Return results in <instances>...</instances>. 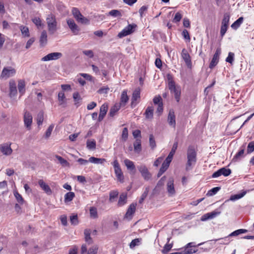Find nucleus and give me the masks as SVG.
<instances>
[{
	"instance_id": "obj_13",
	"label": "nucleus",
	"mask_w": 254,
	"mask_h": 254,
	"mask_svg": "<svg viewBox=\"0 0 254 254\" xmlns=\"http://www.w3.org/2000/svg\"><path fill=\"white\" fill-rule=\"evenodd\" d=\"M24 122L27 128H30L32 123V116L31 114L27 111L24 113Z\"/></svg>"
},
{
	"instance_id": "obj_63",
	"label": "nucleus",
	"mask_w": 254,
	"mask_h": 254,
	"mask_svg": "<svg viewBox=\"0 0 254 254\" xmlns=\"http://www.w3.org/2000/svg\"><path fill=\"white\" fill-rule=\"evenodd\" d=\"M254 150V141L250 142L247 147L248 153H251Z\"/></svg>"
},
{
	"instance_id": "obj_24",
	"label": "nucleus",
	"mask_w": 254,
	"mask_h": 254,
	"mask_svg": "<svg viewBox=\"0 0 254 254\" xmlns=\"http://www.w3.org/2000/svg\"><path fill=\"white\" fill-rule=\"evenodd\" d=\"M128 100V97L127 94V90H124L122 93L121 102L119 104H121V106H125Z\"/></svg>"
},
{
	"instance_id": "obj_51",
	"label": "nucleus",
	"mask_w": 254,
	"mask_h": 254,
	"mask_svg": "<svg viewBox=\"0 0 254 254\" xmlns=\"http://www.w3.org/2000/svg\"><path fill=\"white\" fill-rule=\"evenodd\" d=\"M54 127V125L53 124L51 125L47 129V130H46V131L45 132V137L46 138H48L50 136Z\"/></svg>"
},
{
	"instance_id": "obj_34",
	"label": "nucleus",
	"mask_w": 254,
	"mask_h": 254,
	"mask_svg": "<svg viewBox=\"0 0 254 254\" xmlns=\"http://www.w3.org/2000/svg\"><path fill=\"white\" fill-rule=\"evenodd\" d=\"M139 172L142 175H148V170L146 166L144 165L141 164L137 166Z\"/></svg>"
},
{
	"instance_id": "obj_21",
	"label": "nucleus",
	"mask_w": 254,
	"mask_h": 254,
	"mask_svg": "<svg viewBox=\"0 0 254 254\" xmlns=\"http://www.w3.org/2000/svg\"><path fill=\"white\" fill-rule=\"evenodd\" d=\"M136 204L131 203L128 208L127 210V211L126 213L125 217L127 218H129L131 219L132 217V215L135 212V209H136Z\"/></svg>"
},
{
	"instance_id": "obj_8",
	"label": "nucleus",
	"mask_w": 254,
	"mask_h": 254,
	"mask_svg": "<svg viewBox=\"0 0 254 254\" xmlns=\"http://www.w3.org/2000/svg\"><path fill=\"white\" fill-rule=\"evenodd\" d=\"M63 56V54L60 52H54L48 54L41 59V61L47 62L52 60H57Z\"/></svg>"
},
{
	"instance_id": "obj_28",
	"label": "nucleus",
	"mask_w": 254,
	"mask_h": 254,
	"mask_svg": "<svg viewBox=\"0 0 254 254\" xmlns=\"http://www.w3.org/2000/svg\"><path fill=\"white\" fill-rule=\"evenodd\" d=\"M124 164L128 170L132 171L135 169V167L134 163L129 159H126L124 160Z\"/></svg>"
},
{
	"instance_id": "obj_12",
	"label": "nucleus",
	"mask_w": 254,
	"mask_h": 254,
	"mask_svg": "<svg viewBox=\"0 0 254 254\" xmlns=\"http://www.w3.org/2000/svg\"><path fill=\"white\" fill-rule=\"evenodd\" d=\"M193 243H188L183 251L184 254H191L195 253L197 251L196 247L193 245Z\"/></svg>"
},
{
	"instance_id": "obj_15",
	"label": "nucleus",
	"mask_w": 254,
	"mask_h": 254,
	"mask_svg": "<svg viewBox=\"0 0 254 254\" xmlns=\"http://www.w3.org/2000/svg\"><path fill=\"white\" fill-rule=\"evenodd\" d=\"M38 184L41 189L44 190L47 194L50 195L52 193V191L49 186L46 184L43 180H40L38 181Z\"/></svg>"
},
{
	"instance_id": "obj_62",
	"label": "nucleus",
	"mask_w": 254,
	"mask_h": 254,
	"mask_svg": "<svg viewBox=\"0 0 254 254\" xmlns=\"http://www.w3.org/2000/svg\"><path fill=\"white\" fill-rule=\"evenodd\" d=\"M56 158H57V159L58 160L59 162L63 166H65L68 164L66 160L64 159L63 158H62V157H61L60 156L57 155Z\"/></svg>"
},
{
	"instance_id": "obj_27",
	"label": "nucleus",
	"mask_w": 254,
	"mask_h": 254,
	"mask_svg": "<svg viewBox=\"0 0 254 254\" xmlns=\"http://www.w3.org/2000/svg\"><path fill=\"white\" fill-rule=\"evenodd\" d=\"M47 42V32L45 30H43L41 34L40 38V44L43 46H44Z\"/></svg>"
},
{
	"instance_id": "obj_35",
	"label": "nucleus",
	"mask_w": 254,
	"mask_h": 254,
	"mask_svg": "<svg viewBox=\"0 0 254 254\" xmlns=\"http://www.w3.org/2000/svg\"><path fill=\"white\" fill-rule=\"evenodd\" d=\"M141 241V238H136L132 240L129 244L130 248L133 249L135 247L140 245Z\"/></svg>"
},
{
	"instance_id": "obj_52",
	"label": "nucleus",
	"mask_w": 254,
	"mask_h": 254,
	"mask_svg": "<svg viewBox=\"0 0 254 254\" xmlns=\"http://www.w3.org/2000/svg\"><path fill=\"white\" fill-rule=\"evenodd\" d=\"M73 98L75 102V105L78 106L77 104L81 100L80 95L78 92L74 93L73 94Z\"/></svg>"
},
{
	"instance_id": "obj_45",
	"label": "nucleus",
	"mask_w": 254,
	"mask_h": 254,
	"mask_svg": "<svg viewBox=\"0 0 254 254\" xmlns=\"http://www.w3.org/2000/svg\"><path fill=\"white\" fill-rule=\"evenodd\" d=\"M230 19V15L228 13H224L223 15V18L222 21V24L227 25H229V22Z\"/></svg>"
},
{
	"instance_id": "obj_9",
	"label": "nucleus",
	"mask_w": 254,
	"mask_h": 254,
	"mask_svg": "<svg viewBox=\"0 0 254 254\" xmlns=\"http://www.w3.org/2000/svg\"><path fill=\"white\" fill-rule=\"evenodd\" d=\"M66 23L72 33L74 35H78L80 31V28L75 23L74 21L72 19L69 18L66 19Z\"/></svg>"
},
{
	"instance_id": "obj_42",
	"label": "nucleus",
	"mask_w": 254,
	"mask_h": 254,
	"mask_svg": "<svg viewBox=\"0 0 254 254\" xmlns=\"http://www.w3.org/2000/svg\"><path fill=\"white\" fill-rule=\"evenodd\" d=\"M247 232H248V230L246 229H238V230H237L233 232L232 233H231L229 235V236H230V237L237 236L241 234L245 233Z\"/></svg>"
},
{
	"instance_id": "obj_7",
	"label": "nucleus",
	"mask_w": 254,
	"mask_h": 254,
	"mask_svg": "<svg viewBox=\"0 0 254 254\" xmlns=\"http://www.w3.org/2000/svg\"><path fill=\"white\" fill-rule=\"evenodd\" d=\"M174 154L170 152L167 157L162 164V166L160 169L159 172L157 175H162L168 168L172 160Z\"/></svg>"
},
{
	"instance_id": "obj_59",
	"label": "nucleus",
	"mask_w": 254,
	"mask_h": 254,
	"mask_svg": "<svg viewBox=\"0 0 254 254\" xmlns=\"http://www.w3.org/2000/svg\"><path fill=\"white\" fill-rule=\"evenodd\" d=\"M182 18V15L179 12L176 13L175 17L173 20V22L174 23H177L179 22Z\"/></svg>"
},
{
	"instance_id": "obj_19",
	"label": "nucleus",
	"mask_w": 254,
	"mask_h": 254,
	"mask_svg": "<svg viewBox=\"0 0 254 254\" xmlns=\"http://www.w3.org/2000/svg\"><path fill=\"white\" fill-rule=\"evenodd\" d=\"M108 111V105L106 104H103L100 109V113L98 117V122L102 121L106 116Z\"/></svg>"
},
{
	"instance_id": "obj_43",
	"label": "nucleus",
	"mask_w": 254,
	"mask_h": 254,
	"mask_svg": "<svg viewBox=\"0 0 254 254\" xmlns=\"http://www.w3.org/2000/svg\"><path fill=\"white\" fill-rule=\"evenodd\" d=\"M44 120V112L40 111L37 115V123L38 126L42 124Z\"/></svg>"
},
{
	"instance_id": "obj_61",
	"label": "nucleus",
	"mask_w": 254,
	"mask_h": 254,
	"mask_svg": "<svg viewBox=\"0 0 254 254\" xmlns=\"http://www.w3.org/2000/svg\"><path fill=\"white\" fill-rule=\"evenodd\" d=\"M118 192L117 191H112L110 193V201H113L114 199L117 197Z\"/></svg>"
},
{
	"instance_id": "obj_4",
	"label": "nucleus",
	"mask_w": 254,
	"mask_h": 254,
	"mask_svg": "<svg viewBox=\"0 0 254 254\" xmlns=\"http://www.w3.org/2000/svg\"><path fill=\"white\" fill-rule=\"evenodd\" d=\"M168 88L171 94L174 95V97L177 102H179L181 97V87L179 85H176L175 84H172V83L168 86Z\"/></svg>"
},
{
	"instance_id": "obj_26",
	"label": "nucleus",
	"mask_w": 254,
	"mask_h": 254,
	"mask_svg": "<svg viewBox=\"0 0 254 254\" xmlns=\"http://www.w3.org/2000/svg\"><path fill=\"white\" fill-rule=\"evenodd\" d=\"M121 107V104H119V103L115 104L114 106L111 108L109 116L113 117L115 115V114L120 110Z\"/></svg>"
},
{
	"instance_id": "obj_36",
	"label": "nucleus",
	"mask_w": 254,
	"mask_h": 254,
	"mask_svg": "<svg viewBox=\"0 0 254 254\" xmlns=\"http://www.w3.org/2000/svg\"><path fill=\"white\" fill-rule=\"evenodd\" d=\"M244 18L243 17H239L236 21H235L232 25L231 27L234 29H237L240 27L241 24L243 22Z\"/></svg>"
},
{
	"instance_id": "obj_16",
	"label": "nucleus",
	"mask_w": 254,
	"mask_h": 254,
	"mask_svg": "<svg viewBox=\"0 0 254 254\" xmlns=\"http://www.w3.org/2000/svg\"><path fill=\"white\" fill-rule=\"evenodd\" d=\"M220 213V212H217L215 211L207 213L202 215L201 217L200 220L202 221H205L209 219H212L215 218L217 215H218Z\"/></svg>"
},
{
	"instance_id": "obj_39",
	"label": "nucleus",
	"mask_w": 254,
	"mask_h": 254,
	"mask_svg": "<svg viewBox=\"0 0 254 254\" xmlns=\"http://www.w3.org/2000/svg\"><path fill=\"white\" fill-rule=\"evenodd\" d=\"M220 189L221 187H216L213 188L207 191L206 195L209 196H213L216 194L217 193V192L220 190Z\"/></svg>"
},
{
	"instance_id": "obj_37",
	"label": "nucleus",
	"mask_w": 254,
	"mask_h": 254,
	"mask_svg": "<svg viewBox=\"0 0 254 254\" xmlns=\"http://www.w3.org/2000/svg\"><path fill=\"white\" fill-rule=\"evenodd\" d=\"M244 148L241 149L234 157L233 158V161H237L240 160L241 158L244 157Z\"/></svg>"
},
{
	"instance_id": "obj_64",
	"label": "nucleus",
	"mask_w": 254,
	"mask_h": 254,
	"mask_svg": "<svg viewBox=\"0 0 254 254\" xmlns=\"http://www.w3.org/2000/svg\"><path fill=\"white\" fill-rule=\"evenodd\" d=\"M98 251V247L97 246H93L90 248L87 254H97Z\"/></svg>"
},
{
	"instance_id": "obj_11",
	"label": "nucleus",
	"mask_w": 254,
	"mask_h": 254,
	"mask_svg": "<svg viewBox=\"0 0 254 254\" xmlns=\"http://www.w3.org/2000/svg\"><path fill=\"white\" fill-rule=\"evenodd\" d=\"M221 49L220 48H217L210 63L209 66V68H213L214 66H215L217 65L219 62V57L221 54Z\"/></svg>"
},
{
	"instance_id": "obj_33",
	"label": "nucleus",
	"mask_w": 254,
	"mask_h": 254,
	"mask_svg": "<svg viewBox=\"0 0 254 254\" xmlns=\"http://www.w3.org/2000/svg\"><path fill=\"white\" fill-rule=\"evenodd\" d=\"M96 141L94 139L87 140L86 142L87 148L89 150H94L96 148Z\"/></svg>"
},
{
	"instance_id": "obj_44",
	"label": "nucleus",
	"mask_w": 254,
	"mask_h": 254,
	"mask_svg": "<svg viewBox=\"0 0 254 254\" xmlns=\"http://www.w3.org/2000/svg\"><path fill=\"white\" fill-rule=\"evenodd\" d=\"M90 217L93 218H96L98 217L97 208L95 207H90Z\"/></svg>"
},
{
	"instance_id": "obj_20",
	"label": "nucleus",
	"mask_w": 254,
	"mask_h": 254,
	"mask_svg": "<svg viewBox=\"0 0 254 254\" xmlns=\"http://www.w3.org/2000/svg\"><path fill=\"white\" fill-rule=\"evenodd\" d=\"M133 149L135 153L139 154L142 150L141 141L140 138H136L133 142Z\"/></svg>"
},
{
	"instance_id": "obj_3",
	"label": "nucleus",
	"mask_w": 254,
	"mask_h": 254,
	"mask_svg": "<svg viewBox=\"0 0 254 254\" xmlns=\"http://www.w3.org/2000/svg\"><path fill=\"white\" fill-rule=\"evenodd\" d=\"M71 12L73 17L78 22L85 24L89 23V20L83 16L77 8L73 7Z\"/></svg>"
},
{
	"instance_id": "obj_48",
	"label": "nucleus",
	"mask_w": 254,
	"mask_h": 254,
	"mask_svg": "<svg viewBox=\"0 0 254 254\" xmlns=\"http://www.w3.org/2000/svg\"><path fill=\"white\" fill-rule=\"evenodd\" d=\"M20 30L22 35H23L25 37H29V29L26 26H21Z\"/></svg>"
},
{
	"instance_id": "obj_30",
	"label": "nucleus",
	"mask_w": 254,
	"mask_h": 254,
	"mask_svg": "<svg viewBox=\"0 0 254 254\" xmlns=\"http://www.w3.org/2000/svg\"><path fill=\"white\" fill-rule=\"evenodd\" d=\"M25 81L23 80L18 81V89L21 95H22L25 92Z\"/></svg>"
},
{
	"instance_id": "obj_6",
	"label": "nucleus",
	"mask_w": 254,
	"mask_h": 254,
	"mask_svg": "<svg viewBox=\"0 0 254 254\" xmlns=\"http://www.w3.org/2000/svg\"><path fill=\"white\" fill-rule=\"evenodd\" d=\"M166 190L169 196H172L175 194L174 180L172 177H169L166 180Z\"/></svg>"
},
{
	"instance_id": "obj_56",
	"label": "nucleus",
	"mask_w": 254,
	"mask_h": 254,
	"mask_svg": "<svg viewBox=\"0 0 254 254\" xmlns=\"http://www.w3.org/2000/svg\"><path fill=\"white\" fill-rule=\"evenodd\" d=\"M167 178L165 176H164V177H163L160 181H159V182H158L157 184V186H156V189H157V188H159V187H162V186H163L165 184V183H166V180H167Z\"/></svg>"
},
{
	"instance_id": "obj_50",
	"label": "nucleus",
	"mask_w": 254,
	"mask_h": 254,
	"mask_svg": "<svg viewBox=\"0 0 254 254\" xmlns=\"http://www.w3.org/2000/svg\"><path fill=\"white\" fill-rule=\"evenodd\" d=\"M172 244H166L163 249L162 250L161 252L164 254H167L168 252L172 249Z\"/></svg>"
},
{
	"instance_id": "obj_49",
	"label": "nucleus",
	"mask_w": 254,
	"mask_h": 254,
	"mask_svg": "<svg viewBox=\"0 0 254 254\" xmlns=\"http://www.w3.org/2000/svg\"><path fill=\"white\" fill-rule=\"evenodd\" d=\"M149 145L152 149L156 147V142L153 134H150L149 135Z\"/></svg>"
},
{
	"instance_id": "obj_23",
	"label": "nucleus",
	"mask_w": 254,
	"mask_h": 254,
	"mask_svg": "<svg viewBox=\"0 0 254 254\" xmlns=\"http://www.w3.org/2000/svg\"><path fill=\"white\" fill-rule=\"evenodd\" d=\"M168 121L169 125L175 127L176 126V120H175V113L173 110H170L168 117Z\"/></svg>"
},
{
	"instance_id": "obj_32",
	"label": "nucleus",
	"mask_w": 254,
	"mask_h": 254,
	"mask_svg": "<svg viewBox=\"0 0 254 254\" xmlns=\"http://www.w3.org/2000/svg\"><path fill=\"white\" fill-rule=\"evenodd\" d=\"M91 233V230L88 229H85L84 232L85 241L89 244L91 243L92 242V239L90 237Z\"/></svg>"
},
{
	"instance_id": "obj_60",
	"label": "nucleus",
	"mask_w": 254,
	"mask_h": 254,
	"mask_svg": "<svg viewBox=\"0 0 254 254\" xmlns=\"http://www.w3.org/2000/svg\"><path fill=\"white\" fill-rule=\"evenodd\" d=\"M70 221L72 224L76 225L78 224V217L77 215L71 216Z\"/></svg>"
},
{
	"instance_id": "obj_14",
	"label": "nucleus",
	"mask_w": 254,
	"mask_h": 254,
	"mask_svg": "<svg viewBox=\"0 0 254 254\" xmlns=\"http://www.w3.org/2000/svg\"><path fill=\"white\" fill-rule=\"evenodd\" d=\"M9 96L10 97L16 96L17 93L16 85L14 80L11 79L9 82Z\"/></svg>"
},
{
	"instance_id": "obj_10",
	"label": "nucleus",
	"mask_w": 254,
	"mask_h": 254,
	"mask_svg": "<svg viewBox=\"0 0 254 254\" xmlns=\"http://www.w3.org/2000/svg\"><path fill=\"white\" fill-rule=\"evenodd\" d=\"M181 57L184 60L188 67L190 68L192 65L191 57L188 51L186 49H183L181 52Z\"/></svg>"
},
{
	"instance_id": "obj_29",
	"label": "nucleus",
	"mask_w": 254,
	"mask_h": 254,
	"mask_svg": "<svg viewBox=\"0 0 254 254\" xmlns=\"http://www.w3.org/2000/svg\"><path fill=\"white\" fill-rule=\"evenodd\" d=\"M75 196V194L73 192L69 191L67 192L64 195V201L65 203H67L71 201Z\"/></svg>"
},
{
	"instance_id": "obj_53",
	"label": "nucleus",
	"mask_w": 254,
	"mask_h": 254,
	"mask_svg": "<svg viewBox=\"0 0 254 254\" xmlns=\"http://www.w3.org/2000/svg\"><path fill=\"white\" fill-rule=\"evenodd\" d=\"M14 195L17 200V201L20 204H23L24 202L23 198H22L21 194H20L18 192L15 191L14 192Z\"/></svg>"
},
{
	"instance_id": "obj_41",
	"label": "nucleus",
	"mask_w": 254,
	"mask_h": 254,
	"mask_svg": "<svg viewBox=\"0 0 254 254\" xmlns=\"http://www.w3.org/2000/svg\"><path fill=\"white\" fill-rule=\"evenodd\" d=\"M58 100L59 101L60 105H63L66 102L65 97L63 91H61L59 93Z\"/></svg>"
},
{
	"instance_id": "obj_17",
	"label": "nucleus",
	"mask_w": 254,
	"mask_h": 254,
	"mask_svg": "<svg viewBox=\"0 0 254 254\" xmlns=\"http://www.w3.org/2000/svg\"><path fill=\"white\" fill-rule=\"evenodd\" d=\"M0 151L5 155H9L12 153V150L10 147V144L4 143L0 146Z\"/></svg>"
},
{
	"instance_id": "obj_18",
	"label": "nucleus",
	"mask_w": 254,
	"mask_h": 254,
	"mask_svg": "<svg viewBox=\"0 0 254 254\" xmlns=\"http://www.w3.org/2000/svg\"><path fill=\"white\" fill-rule=\"evenodd\" d=\"M140 89L139 88H137L133 91L131 97V106L132 107H133L136 105V103H134V102L137 101V99H139L140 97Z\"/></svg>"
},
{
	"instance_id": "obj_5",
	"label": "nucleus",
	"mask_w": 254,
	"mask_h": 254,
	"mask_svg": "<svg viewBox=\"0 0 254 254\" xmlns=\"http://www.w3.org/2000/svg\"><path fill=\"white\" fill-rule=\"evenodd\" d=\"M16 73V70L11 66L4 67L1 73L0 78L7 79L10 77L13 76Z\"/></svg>"
},
{
	"instance_id": "obj_1",
	"label": "nucleus",
	"mask_w": 254,
	"mask_h": 254,
	"mask_svg": "<svg viewBox=\"0 0 254 254\" xmlns=\"http://www.w3.org/2000/svg\"><path fill=\"white\" fill-rule=\"evenodd\" d=\"M196 162V152L193 146H189L187 150V162L186 169L190 170Z\"/></svg>"
},
{
	"instance_id": "obj_47",
	"label": "nucleus",
	"mask_w": 254,
	"mask_h": 254,
	"mask_svg": "<svg viewBox=\"0 0 254 254\" xmlns=\"http://www.w3.org/2000/svg\"><path fill=\"white\" fill-rule=\"evenodd\" d=\"M109 15H111L112 16H113L114 17H118V16H119V17L122 16V14H121V12L119 10H116V9H113V10H111L109 12Z\"/></svg>"
},
{
	"instance_id": "obj_46",
	"label": "nucleus",
	"mask_w": 254,
	"mask_h": 254,
	"mask_svg": "<svg viewBox=\"0 0 254 254\" xmlns=\"http://www.w3.org/2000/svg\"><path fill=\"white\" fill-rule=\"evenodd\" d=\"M136 27V25L135 24H129L125 28L126 31L129 33V34L132 33L134 29Z\"/></svg>"
},
{
	"instance_id": "obj_57",
	"label": "nucleus",
	"mask_w": 254,
	"mask_h": 254,
	"mask_svg": "<svg viewBox=\"0 0 254 254\" xmlns=\"http://www.w3.org/2000/svg\"><path fill=\"white\" fill-rule=\"evenodd\" d=\"M32 21L38 27L42 25L41 20L39 17H35L32 19Z\"/></svg>"
},
{
	"instance_id": "obj_55",
	"label": "nucleus",
	"mask_w": 254,
	"mask_h": 254,
	"mask_svg": "<svg viewBox=\"0 0 254 254\" xmlns=\"http://www.w3.org/2000/svg\"><path fill=\"white\" fill-rule=\"evenodd\" d=\"M128 138V129L127 127H125L123 128L122 134V138L124 141H126Z\"/></svg>"
},
{
	"instance_id": "obj_54",
	"label": "nucleus",
	"mask_w": 254,
	"mask_h": 254,
	"mask_svg": "<svg viewBox=\"0 0 254 254\" xmlns=\"http://www.w3.org/2000/svg\"><path fill=\"white\" fill-rule=\"evenodd\" d=\"M246 194V192L232 195L230 197L231 200H235L243 197Z\"/></svg>"
},
{
	"instance_id": "obj_22",
	"label": "nucleus",
	"mask_w": 254,
	"mask_h": 254,
	"mask_svg": "<svg viewBox=\"0 0 254 254\" xmlns=\"http://www.w3.org/2000/svg\"><path fill=\"white\" fill-rule=\"evenodd\" d=\"M231 173V170L230 169L226 168L225 167L222 168L217 171L214 172L212 175H228Z\"/></svg>"
},
{
	"instance_id": "obj_40",
	"label": "nucleus",
	"mask_w": 254,
	"mask_h": 254,
	"mask_svg": "<svg viewBox=\"0 0 254 254\" xmlns=\"http://www.w3.org/2000/svg\"><path fill=\"white\" fill-rule=\"evenodd\" d=\"M89 161L94 164H102L106 161L105 159L97 158L91 157L89 158Z\"/></svg>"
},
{
	"instance_id": "obj_25",
	"label": "nucleus",
	"mask_w": 254,
	"mask_h": 254,
	"mask_svg": "<svg viewBox=\"0 0 254 254\" xmlns=\"http://www.w3.org/2000/svg\"><path fill=\"white\" fill-rule=\"evenodd\" d=\"M154 108L153 106L148 107L144 113L145 118L147 119H151L153 116Z\"/></svg>"
},
{
	"instance_id": "obj_31",
	"label": "nucleus",
	"mask_w": 254,
	"mask_h": 254,
	"mask_svg": "<svg viewBox=\"0 0 254 254\" xmlns=\"http://www.w3.org/2000/svg\"><path fill=\"white\" fill-rule=\"evenodd\" d=\"M127 196L125 193H122L120 195L118 204L119 206H122L127 202Z\"/></svg>"
},
{
	"instance_id": "obj_58",
	"label": "nucleus",
	"mask_w": 254,
	"mask_h": 254,
	"mask_svg": "<svg viewBox=\"0 0 254 254\" xmlns=\"http://www.w3.org/2000/svg\"><path fill=\"white\" fill-rule=\"evenodd\" d=\"M234 54L232 52H229L228 56L226 59V61L229 63L232 64L234 61Z\"/></svg>"
},
{
	"instance_id": "obj_2",
	"label": "nucleus",
	"mask_w": 254,
	"mask_h": 254,
	"mask_svg": "<svg viewBox=\"0 0 254 254\" xmlns=\"http://www.w3.org/2000/svg\"><path fill=\"white\" fill-rule=\"evenodd\" d=\"M48 31L51 34H54L57 30V21L54 14L50 13L46 18Z\"/></svg>"
},
{
	"instance_id": "obj_38",
	"label": "nucleus",
	"mask_w": 254,
	"mask_h": 254,
	"mask_svg": "<svg viewBox=\"0 0 254 254\" xmlns=\"http://www.w3.org/2000/svg\"><path fill=\"white\" fill-rule=\"evenodd\" d=\"M113 166L116 175H121L122 170L120 167L119 163L117 160L113 162Z\"/></svg>"
}]
</instances>
